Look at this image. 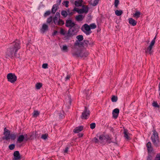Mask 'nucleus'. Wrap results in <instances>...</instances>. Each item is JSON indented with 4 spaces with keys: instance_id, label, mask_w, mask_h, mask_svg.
Listing matches in <instances>:
<instances>
[{
    "instance_id": "nucleus-1",
    "label": "nucleus",
    "mask_w": 160,
    "mask_h": 160,
    "mask_svg": "<svg viewBox=\"0 0 160 160\" xmlns=\"http://www.w3.org/2000/svg\"><path fill=\"white\" fill-rule=\"evenodd\" d=\"M89 44V41L88 40H84L82 44H80L78 42H75L74 44V47L72 50V54L73 56L77 57H81L85 58L88 55V52L85 50H81L77 48L78 46L80 48L81 46L83 45L84 46L88 47Z\"/></svg>"
},
{
    "instance_id": "nucleus-2",
    "label": "nucleus",
    "mask_w": 160,
    "mask_h": 160,
    "mask_svg": "<svg viewBox=\"0 0 160 160\" xmlns=\"http://www.w3.org/2000/svg\"><path fill=\"white\" fill-rule=\"evenodd\" d=\"M20 44L18 40L10 43L5 52V57L12 58L17 56V52L20 48Z\"/></svg>"
},
{
    "instance_id": "nucleus-3",
    "label": "nucleus",
    "mask_w": 160,
    "mask_h": 160,
    "mask_svg": "<svg viewBox=\"0 0 160 160\" xmlns=\"http://www.w3.org/2000/svg\"><path fill=\"white\" fill-rule=\"evenodd\" d=\"M79 28L80 26L76 24L74 26L70 28L67 32L64 29L61 28L60 33L61 35L64 36V39H70L72 37L77 34Z\"/></svg>"
},
{
    "instance_id": "nucleus-4",
    "label": "nucleus",
    "mask_w": 160,
    "mask_h": 160,
    "mask_svg": "<svg viewBox=\"0 0 160 160\" xmlns=\"http://www.w3.org/2000/svg\"><path fill=\"white\" fill-rule=\"evenodd\" d=\"M152 132L153 133L151 137L152 142L155 146L158 147L159 146V136L157 132L155 130H153Z\"/></svg>"
},
{
    "instance_id": "nucleus-5",
    "label": "nucleus",
    "mask_w": 160,
    "mask_h": 160,
    "mask_svg": "<svg viewBox=\"0 0 160 160\" xmlns=\"http://www.w3.org/2000/svg\"><path fill=\"white\" fill-rule=\"evenodd\" d=\"M81 30L84 32L87 35H89L92 31L90 30V27L87 24H84L81 28Z\"/></svg>"
},
{
    "instance_id": "nucleus-6",
    "label": "nucleus",
    "mask_w": 160,
    "mask_h": 160,
    "mask_svg": "<svg viewBox=\"0 0 160 160\" xmlns=\"http://www.w3.org/2000/svg\"><path fill=\"white\" fill-rule=\"evenodd\" d=\"M90 114V111L86 107H85V109L82 113L81 118L83 119H87L89 117Z\"/></svg>"
},
{
    "instance_id": "nucleus-7",
    "label": "nucleus",
    "mask_w": 160,
    "mask_h": 160,
    "mask_svg": "<svg viewBox=\"0 0 160 160\" xmlns=\"http://www.w3.org/2000/svg\"><path fill=\"white\" fill-rule=\"evenodd\" d=\"M156 38V36L154 39L152 40L151 41L150 45L145 51V52L146 53L148 52L150 55L152 54L153 50H152V47L155 44Z\"/></svg>"
},
{
    "instance_id": "nucleus-8",
    "label": "nucleus",
    "mask_w": 160,
    "mask_h": 160,
    "mask_svg": "<svg viewBox=\"0 0 160 160\" xmlns=\"http://www.w3.org/2000/svg\"><path fill=\"white\" fill-rule=\"evenodd\" d=\"M8 81L12 83H13L17 80V76L14 74L9 73L7 75Z\"/></svg>"
},
{
    "instance_id": "nucleus-9",
    "label": "nucleus",
    "mask_w": 160,
    "mask_h": 160,
    "mask_svg": "<svg viewBox=\"0 0 160 160\" xmlns=\"http://www.w3.org/2000/svg\"><path fill=\"white\" fill-rule=\"evenodd\" d=\"M10 131L9 130L7 129L6 128H5L4 129V132L3 133L4 136L2 137V139L3 140H6L7 141L10 139Z\"/></svg>"
},
{
    "instance_id": "nucleus-10",
    "label": "nucleus",
    "mask_w": 160,
    "mask_h": 160,
    "mask_svg": "<svg viewBox=\"0 0 160 160\" xmlns=\"http://www.w3.org/2000/svg\"><path fill=\"white\" fill-rule=\"evenodd\" d=\"M76 24L72 22L71 20H66L65 26L66 27L71 28L74 26Z\"/></svg>"
},
{
    "instance_id": "nucleus-11",
    "label": "nucleus",
    "mask_w": 160,
    "mask_h": 160,
    "mask_svg": "<svg viewBox=\"0 0 160 160\" xmlns=\"http://www.w3.org/2000/svg\"><path fill=\"white\" fill-rule=\"evenodd\" d=\"M119 113V109L117 108L114 109L112 112L113 118L115 119L117 118L118 116Z\"/></svg>"
},
{
    "instance_id": "nucleus-12",
    "label": "nucleus",
    "mask_w": 160,
    "mask_h": 160,
    "mask_svg": "<svg viewBox=\"0 0 160 160\" xmlns=\"http://www.w3.org/2000/svg\"><path fill=\"white\" fill-rule=\"evenodd\" d=\"M14 158L13 160H20L21 159V156L18 151H16L14 152L13 153Z\"/></svg>"
},
{
    "instance_id": "nucleus-13",
    "label": "nucleus",
    "mask_w": 160,
    "mask_h": 160,
    "mask_svg": "<svg viewBox=\"0 0 160 160\" xmlns=\"http://www.w3.org/2000/svg\"><path fill=\"white\" fill-rule=\"evenodd\" d=\"M83 129V127L82 126H79L73 130L74 132L76 133H79L80 131L82 130Z\"/></svg>"
},
{
    "instance_id": "nucleus-14",
    "label": "nucleus",
    "mask_w": 160,
    "mask_h": 160,
    "mask_svg": "<svg viewBox=\"0 0 160 160\" xmlns=\"http://www.w3.org/2000/svg\"><path fill=\"white\" fill-rule=\"evenodd\" d=\"M147 147L148 152H151L152 151L153 148L151 146V143L150 142H149L147 144Z\"/></svg>"
},
{
    "instance_id": "nucleus-15",
    "label": "nucleus",
    "mask_w": 160,
    "mask_h": 160,
    "mask_svg": "<svg viewBox=\"0 0 160 160\" xmlns=\"http://www.w3.org/2000/svg\"><path fill=\"white\" fill-rule=\"evenodd\" d=\"M129 23L133 26H135L137 23V22L132 18H130L128 19Z\"/></svg>"
},
{
    "instance_id": "nucleus-16",
    "label": "nucleus",
    "mask_w": 160,
    "mask_h": 160,
    "mask_svg": "<svg viewBox=\"0 0 160 160\" xmlns=\"http://www.w3.org/2000/svg\"><path fill=\"white\" fill-rule=\"evenodd\" d=\"M111 138L109 136H108L107 138V142L108 143H110L111 142H112L114 143V144L118 145V142L117 141V138L116 137L115 138V142H113L112 141H111Z\"/></svg>"
},
{
    "instance_id": "nucleus-17",
    "label": "nucleus",
    "mask_w": 160,
    "mask_h": 160,
    "mask_svg": "<svg viewBox=\"0 0 160 160\" xmlns=\"http://www.w3.org/2000/svg\"><path fill=\"white\" fill-rule=\"evenodd\" d=\"M48 26L45 24H43L42 26V28L41 29V31L43 33L48 30Z\"/></svg>"
},
{
    "instance_id": "nucleus-18",
    "label": "nucleus",
    "mask_w": 160,
    "mask_h": 160,
    "mask_svg": "<svg viewBox=\"0 0 160 160\" xmlns=\"http://www.w3.org/2000/svg\"><path fill=\"white\" fill-rule=\"evenodd\" d=\"M154 153L152 152H148L147 160H152L154 156Z\"/></svg>"
},
{
    "instance_id": "nucleus-19",
    "label": "nucleus",
    "mask_w": 160,
    "mask_h": 160,
    "mask_svg": "<svg viewBox=\"0 0 160 160\" xmlns=\"http://www.w3.org/2000/svg\"><path fill=\"white\" fill-rule=\"evenodd\" d=\"M84 18V16L80 14L77 16L75 17V19L76 21H80L82 20Z\"/></svg>"
},
{
    "instance_id": "nucleus-20",
    "label": "nucleus",
    "mask_w": 160,
    "mask_h": 160,
    "mask_svg": "<svg viewBox=\"0 0 160 160\" xmlns=\"http://www.w3.org/2000/svg\"><path fill=\"white\" fill-rule=\"evenodd\" d=\"M24 137L23 135H21L19 136L17 139V142L19 143L22 142L24 140Z\"/></svg>"
},
{
    "instance_id": "nucleus-21",
    "label": "nucleus",
    "mask_w": 160,
    "mask_h": 160,
    "mask_svg": "<svg viewBox=\"0 0 160 160\" xmlns=\"http://www.w3.org/2000/svg\"><path fill=\"white\" fill-rule=\"evenodd\" d=\"M141 15V12L138 11L136 10L135 11V13L133 14V17L135 18H138L140 17Z\"/></svg>"
},
{
    "instance_id": "nucleus-22",
    "label": "nucleus",
    "mask_w": 160,
    "mask_h": 160,
    "mask_svg": "<svg viewBox=\"0 0 160 160\" xmlns=\"http://www.w3.org/2000/svg\"><path fill=\"white\" fill-rule=\"evenodd\" d=\"M123 133L124 134V137L127 140H129L130 139V137L128 135V130L127 129H124Z\"/></svg>"
},
{
    "instance_id": "nucleus-23",
    "label": "nucleus",
    "mask_w": 160,
    "mask_h": 160,
    "mask_svg": "<svg viewBox=\"0 0 160 160\" xmlns=\"http://www.w3.org/2000/svg\"><path fill=\"white\" fill-rule=\"evenodd\" d=\"M82 0H78L75 2V4L77 7L81 6H82Z\"/></svg>"
},
{
    "instance_id": "nucleus-24",
    "label": "nucleus",
    "mask_w": 160,
    "mask_h": 160,
    "mask_svg": "<svg viewBox=\"0 0 160 160\" xmlns=\"http://www.w3.org/2000/svg\"><path fill=\"white\" fill-rule=\"evenodd\" d=\"M58 9V5L56 4H55L52 6V12L53 14L55 13Z\"/></svg>"
},
{
    "instance_id": "nucleus-25",
    "label": "nucleus",
    "mask_w": 160,
    "mask_h": 160,
    "mask_svg": "<svg viewBox=\"0 0 160 160\" xmlns=\"http://www.w3.org/2000/svg\"><path fill=\"white\" fill-rule=\"evenodd\" d=\"M99 0H94L93 2H92L91 1H90L89 2V4L93 6H95L98 4Z\"/></svg>"
},
{
    "instance_id": "nucleus-26",
    "label": "nucleus",
    "mask_w": 160,
    "mask_h": 160,
    "mask_svg": "<svg viewBox=\"0 0 160 160\" xmlns=\"http://www.w3.org/2000/svg\"><path fill=\"white\" fill-rule=\"evenodd\" d=\"M42 84L40 82L37 83L35 85V87L36 89H39L42 87Z\"/></svg>"
},
{
    "instance_id": "nucleus-27",
    "label": "nucleus",
    "mask_w": 160,
    "mask_h": 160,
    "mask_svg": "<svg viewBox=\"0 0 160 160\" xmlns=\"http://www.w3.org/2000/svg\"><path fill=\"white\" fill-rule=\"evenodd\" d=\"M82 9L84 13H87L88 12V8L87 6H85V5H83L82 6Z\"/></svg>"
},
{
    "instance_id": "nucleus-28",
    "label": "nucleus",
    "mask_w": 160,
    "mask_h": 160,
    "mask_svg": "<svg viewBox=\"0 0 160 160\" xmlns=\"http://www.w3.org/2000/svg\"><path fill=\"white\" fill-rule=\"evenodd\" d=\"M39 114L40 112L38 111L34 110L32 114V115L33 117H36L39 115Z\"/></svg>"
},
{
    "instance_id": "nucleus-29",
    "label": "nucleus",
    "mask_w": 160,
    "mask_h": 160,
    "mask_svg": "<svg viewBox=\"0 0 160 160\" xmlns=\"http://www.w3.org/2000/svg\"><path fill=\"white\" fill-rule=\"evenodd\" d=\"M115 13L116 15L117 16H120L122 14V11L120 10H116L115 11Z\"/></svg>"
},
{
    "instance_id": "nucleus-30",
    "label": "nucleus",
    "mask_w": 160,
    "mask_h": 160,
    "mask_svg": "<svg viewBox=\"0 0 160 160\" xmlns=\"http://www.w3.org/2000/svg\"><path fill=\"white\" fill-rule=\"evenodd\" d=\"M10 139H11L12 140H14L16 137L17 135L14 133L10 134Z\"/></svg>"
},
{
    "instance_id": "nucleus-31",
    "label": "nucleus",
    "mask_w": 160,
    "mask_h": 160,
    "mask_svg": "<svg viewBox=\"0 0 160 160\" xmlns=\"http://www.w3.org/2000/svg\"><path fill=\"white\" fill-rule=\"evenodd\" d=\"M61 15L64 17H66L68 15V13L66 11L62 10L61 12Z\"/></svg>"
},
{
    "instance_id": "nucleus-32",
    "label": "nucleus",
    "mask_w": 160,
    "mask_h": 160,
    "mask_svg": "<svg viewBox=\"0 0 160 160\" xmlns=\"http://www.w3.org/2000/svg\"><path fill=\"white\" fill-rule=\"evenodd\" d=\"M118 100V97L117 96H115L114 95L112 96L111 100L112 102H116Z\"/></svg>"
},
{
    "instance_id": "nucleus-33",
    "label": "nucleus",
    "mask_w": 160,
    "mask_h": 160,
    "mask_svg": "<svg viewBox=\"0 0 160 160\" xmlns=\"http://www.w3.org/2000/svg\"><path fill=\"white\" fill-rule=\"evenodd\" d=\"M76 38L79 41H82L83 39V36L82 35H79L77 36Z\"/></svg>"
},
{
    "instance_id": "nucleus-34",
    "label": "nucleus",
    "mask_w": 160,
    "mask_h": 160,
    "mask_svg": "<svg viewBox=\"0 0 160 160\" xmlns=\"http://www.w3.org/2000/svg\"><path fill=\"white\" fill-rule=\"evenodd\" d=\"M64 24V21L63 20H61L60 19H59L56 25H63Z\"/></svg>"
},
{
    "instance_id": "nucleus-35",
    "label": "nucleus",
    "mask_w": 160,
    "mask_h": 160,
    "mask_svg": "<svg viewBox=\"0 0 160 160\" xmlns=\"http://www.w3.org/2000/svg\"><path fill=\"white\" fill-rule=\"evenodd\" d=\"M152 105L155 108H159V106L157 102L153 101Z\"/></svg>"
},
{
    "instance_id": "nucleus-36",
    "label": "nucleus",
    "mask_w": 160,
    "mask_h": 160,
    "mask_svg": "<svg viewBox=\"0 0 160 160\" xmlns=\"http://www.w3.org/2000/svg\"><path fill=\"white\" fill-rule=\"evenodd\" d=\"M89 26L90 27V29H94L96 28V24L94 23L90 24Z\"/></svg>"
},
{
    "instance_id": "nucleus-37",
    "label": "nucleus",
    "mask_w": 160,
    "mask_h": 160,
    "mask_svg": "<svg viewBox=\"0 0 160 160\" xmlns=\"http://www.w3.org/2000/svg\"><path fill=\"white\" fill-rule=\"evenodd\" d=\"M15 147V145L14 144H11L9 145V148L11 150H12L14 149Z\"/></svg>"
},
{
    "instance_id": "nucleus-38",
    "label": "nucleus",
    "mask_w": 160,
    "mask_h": 160,
    "mask_svg": "<svg viewBox=\"0 0 160 160\" xmlns=\"http://www.w3.org/2000/svg\"><path fill=\"white\" fill-rule=\"evenodd\" d=\"M52 16H51L48 18L47 22L48 23H50L52 21Z\"/></svg>"
},
{
    "instance_id": "nucleus-39",
    "label": "nucleus",
    "mask_w": 160,
    "mask_h": 160,
    "mask_svg": "<svg viewBox=\"0 0 160 160\" xmlns=\"http://www.w3.org/2000/svg\"><path fill=\"white\" fill-rule=\"evenodd\" d=\"M69 1H64L63 2V4L67 8L68 7Z\"/></svg>"
},
{
    "instance_id": "nucleus-40",
    "label": "nucleus",
    "mask_w": 160,
    "mask_h": 160,
    "mask_svg": "<svg viewBox=\"0 0 160 160\" xmlns=\"http://www.w3.org/2000/svg\"><path fill=\"white\" fill-rule=\"evenodd\" d=\"M59 19H60V18H59L56 17H54L53 21L55 24H57Z\"/></svg>"
},
{
    "instance_id": "nucleus-41",
    "label": "nucleus",
    "mask_w": 160,
    "mask_h": 160,
    "mask_svg": "<svg viewBox=\"0 0 160 160\" xmlns=\"http://www.w3.org/2000/svg\"><path fill=\"white\" fill-rule=\"evenodd\" d=\"M96 127V124L95 123H91L90 124V128L92 129H93Z\"/></svg>"
},
{
    "instance_id": "nucleus-42",
    "label": "nucleus",
    "mask_w": 160,
    "mask_h": 160,
    "mask_svg": "<svg viewBox=\"0 0 160 160\" xmlns=\"http://www.w3.org/2000/svg\"><path fill=\"white\" fill-rule=\"evenodd\" d=\"M154 160H160V153H158L156 155Z\"/></svg>"
},
{
    "instance_id": "nucleus-43",
    "label": "nucleus",
    "mask_w": 160,
    "mask_h": 160,
    "mask_svg": "<svg viewBox=\"0 0 160 160\" xmlns=\"http://www.w3.org/2000/svg\"><path fill=\"white\" fill-rule=\"evenodd\" d=\"M105 136L104 135H100L99 137V140H100L102 142V140L105 139Z\"/></svg>"
},
{
    "instance_id": "nucleus-44",
    "label": "nucleus",
    "mask_w": 160,
    "mask_h": 160,
    "mask_svg": "<svg viewBox=\"0 0 160 160\" xmlns=\"http://www.w3.org/2000/svg\"><path fill=\"white\" fill-rule=\"evenodd\" d=\"M48 135L46 134H42L41 137V138L44 140H45L47 138Z\"/></svg>"
},
{
    "instance_id": "nucleus-45",
    "label": "nucleus",
    "mask_w": 160,
    "mask_h": 160,
    "mask_svg": "<svg viewBox=\"0 0 160 160\" xmlns=\"http://www.w3.org/2000/svg\"><path fill=\"white\" fill-rule=\"evenodd\" d=\"M119 3V1L118 0H115L114 5L116 8H117L118 5Z\"/></svg>"
},
{
    "instance_id": "nucleus-46",
    "label": "nucleus",
    "mask_w": 160,
    "mask_h": 160,
    "mask_svg": "<svg viewBox=\"0 0 160 160\" xmlns=\"http://www.w3.org/2000/svg\"><path fill=\"white\" fill-rule=\"evenodd\" d=\"M62 50L65 52L68 51V47L66 45H63L62 48Z\"/></svg>"
},
{
    "instance_id": "nucleus-47",
    "label": "nucleus",
    "mask_w": 160,
    "mask_h": 160,
    "mask_svg": "<svg viewBox=\"0 0 160 160\" xmlns=\"http://www.w3.org/2000/svg\"><path fill=\"white\" fill-rule=\"evenodd\" d=\"M51 13V12L50 11H47L44 13V16L45 17H46L47 16H48Z\"/></svg>"
},
{
    "instance_id": "nucleus-48",
    "label": "nucleus",
    "mask_w": 160,
    "mask_h": 160,
    "mask_svg": "<svg viewBox=\"0 0 160 160\" xmlns=\"http://www.w3.org/2000/svg\"><path fill=\"white\" fill-rule=\"evenodd\" d=\"M23 136L24 137V140H25V141H27L29 139V138L28 137L27 134H24Z\"/></svg>"
},
{
    "instance_id": "nucleus-49",
    "label": "nucleus",
    "mask_w": 160,
    "mask_h": 160,
    "mask_svg": "<svg viewBox=\"0 0 160 160\" xmlns=\"http://www.w3.org/2000/svg\"><path fill=\"white\" fill-rule=\"evenodd\" d=\"M93 141L95 142H96V143H99V140H98V139L97 138H96L95 137L93 139Z\"/></svg>"
},
{
    "instance_id": "nucleus-50",
    "label": "nucleus",
    "mask_w": 160,
    "mask_h": 160,
    "mask_svg": "<svg viewBox=\"0 0 160 160\" xmlns=\"http://www.w3.org/2000/svg\"><path fill=\"white\" fill-rule=\"evenodd\" d=\"M48 64L44 63L42 65V68H48Z\"/></svg>"
},
{
    "instance_id": "nucleus-51",
    "label": "nucleus",
    "mask_w": 160,
    "mask_h": 160,
    "mask_svg": "<svg viewBox=\"0 0 160 160\" xmlns=\"http://www.w3.org/2000/svg\"><path fill=\"white\" fill-rule=\"evenodd\" d=\"M54 17H56L58 18H60V14L59 12H57L55 16Z\"/></svg>"
},
{
    "instance_id": "nucleus-52",
    "label": "nucleus",
    "mask_w": 160,
    "mask_h": 160,
    "mask_svg": "<svg viewBox=\"0 0 160 160\" xmlns=\"http://www.w3.org/2000/svg\"><path fill=\"white\" fill-rule=\"evenodd\" d=\"M78 13H80V14L82 13H84L82 11V9H78Z\"/></svg>"
},
{
    "instance_id": "nucleus-53",
    "label": "nucleus",
    "mask_w": 160,
    "mask_h": 160,
    "mask_svg": "<svg viewBox=\"0 0 160 160\" xmlns=\"http://www.w3.org/2000/svg\"><path fill=\"white\" fill-rule=\"evenodd\" d=\"M68 149L69 148L68 147H66L64 150V152L65 153H68Z\"/></svg>"
},
{
    "instance_id": "nucleus-54",
    "label": "nucleus",
    "mask_w": 160,
    "mask_h": 160,
    "mask_svg": "<svg viewBox=\"0 0 160 160\" xmlns=\"http://www.w3.org/2000/svg\"><path fill=\"white\" fill-rule=\"evenodd\" d=\"M59 118H63L64 117V115L62 113H59Z\"/></svg>"
},
{
    "instance_id": "nucleus-55",
    "label": "nucleus",
    "mask_w": 160,
    "mask_h": 160,
    "mask_svg": "<svg viewBox=\"0 0 160 160\" xmlns=\"http://www.w3.org/2000/svg\"><path fill=\"white\" fill-rule=\"evenodd\" d=\"M70 78V76L69 75H67L65 78L66 80H68Z\"/></svg>"
},
{
    "instance_id": "nucleus-56",
    "label": "nucleus",
    "mask_w": 160,
    "mask_h": 160,
    "mask_svg": "<svg viewBox=\"0 0 160 160\" xmlns=\"http://www.w3.org/2000/svg\"><path fill=\"white\" fill-rule=\"evenodd\" d=\"M68 15H69V16H71L73 14V13H74L73 12H69V10H68Z\"/></svg>"
},
{
    "instance_id": "nucleus-57",
    "label": "nucleus",
    "mask_w": 160,
    "mask_h": 160,
    "mask_svg": "<svg viewBox=\"0 0 160 160\" xmlns=\"http://www.w3.org/2000/svg\"><path fill=\"white\" fill-rule=\"evenodd\" d=\"M78 8H74L72 10V11H76L77 12H78Z\"/></svg>"
},
{
    "instance_id": "nucleus-58",
    "label": "nucleus",
    "mask_w": 160,
    "mask_h": 160,
    "mask_svg": "<svg viewBox=\"0 0 160 160\" xmlns=\"http://www.w3.org/2000/svg\"><path fill=\"white\" fill-rule=\"evenodd\" d=\"M57 33V31H54L53 32V33H52V35L53 36H55Z\"/></svg>"
},
{
    "instance_id": "nucleus-59",
    "label": "nucleus",
    "mask_w": 160,
    "mask_h": 160,
    "mask_svg": "<svg viewBox=\"0 0 160 160\" xmlns=\"http://www.w3.org/2000/svg\"><path fill=\"white\" fill-rule=\"evenodd\" d=\"M35 134V132H33L32 133L31 135H30V138H32V137H33Z\"/></svg>"
},
{
    "instance_id": "nucleus-60",
    "label": "nucleus",
    "mask_w": 160,
    "mask_h": 160,
    "mask_svg": "<svg viewBox=\"0 0 160 160\" xmlns=\"http://www.w3.org/2000/svg\"><path fill=\"white\" fill-rule=\"evenodd\" d=\"M61 0H59L57 1V4L59 5L61 2Z\"/></svg>"
},
{
    "instance_id": "nucleus-61",
    "label": "nucleus",
    "mask_w": 160,
    "mask_h": 160,
    "mask_svg": "<svg viewBox=\"0 0 160 160\" xmlns=\"http://www.w3.org/2000/svg\"><path fill=\"white\" fill-rule=\"evenodd\" d=\"M83 136V134H82V133H81V134L80 133L79 134V137H82Z\"/></svg>"
},
{
    "instance_id": "nucleus-62",
    "label": "nucleus",
    "mask_w": 160,
    "mask_h": 160,
    "mask_svg": "<svg viewBox=\"0 0 160 160\" xmlns=\"http://www.w3.org/2000/svg\"><path fill=\"white\" fill-rule=\"evenodd\" d=\"M159 90H160V82L159 84Z\"/></svg>"
},
{
    "instance_id": "nucleus-63",
    "label": "nucleus",
    "mask_w": 160,
    "mask_h": 160,
    "mask_svg": "<svg viewBox=\"0 0 160 160\" xmlns=\"http://www.w3.org/2000/svg\"><path fill=\"white\" fill-rule=\"evenodd\" d=\"M159 96H160V92H159Z\"/></svg>"
}]
</instances>
